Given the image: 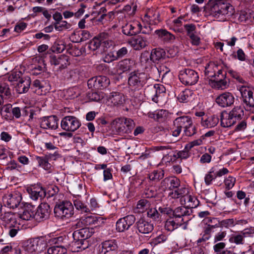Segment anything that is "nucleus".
I'll use <instances>...</instances> for the list:
<instances>
[{"mask_svg": "<svg viewBox=\"0 0 254 254\" xmlns=\"http://www.w3.org/2000/svg\"><path fill=\"white\" fill-rule=\"evenodd\" d=\"M165 51L161 48H154L152 50L150 55V59L153 63H159L165 59Z\"/></svg>", "mask_w": 254, "mask_h": 254, "instance_id": "cd10ccee", "label": "nucleus"}, {"mask_svg": "<svg viewBox=\"0 0 254 254\" xmlns=\"http://www.w3.org/2000/svg\"><path fill=\"white\" fill-rule=\"evenodd\" d=\"M134 61L126 59L120 61L116 65L114 71H112L113 74H120L123 72L131 70L134 65Z\"/></svg>", "mask_w": 254, "mask_h": 254, "instance_id": "dca6fc26", "label": "nucleus"}, {"mask_svg": "<svg viewBox=\"0 0 254 254\" xmlns=\"http://www.w3.org/2000/svg\"><path fill=\"white\" fill-rule=\"evenodd\" d=\"M193 95V93L191 90L186 89L179 94L177 98L180 102L187 103L192 99Z\"/></svg>", "mask_w": 254, "mask_h": 254, "instance_id": "4c0bfd02", "label": "nucleus"}, {"mask_svg": "<svg viewBox=\"0 0 254 254\" xmlns=\"http://www.w3.org/2000/svg\"><path fill=\"white\" fill-rule=\"evenodd\" d=\"M133 215H128L119 219L116 222V230L119 232H124L129 229L135 221Z\"/></svg>", "mask_w": 254, "mask_h": 254, "instance_id": "f8f14e48", "label": "nucleus"}, {"mask_svg": "<svg viewBox=\"0 0 254 254\" xmlns=\"http://www.w3.org/2000/svg\"><path fill=\"white\" fill-rule=\"evenodd\" d=\"M55 217L64 220L71 217L74 214L73 206L69 201H63L56 205L54 208Z\"/></svg>", "mask_w": 254, "mask_h": 254, "instance_id": "423d86ee", "label": "nucleus"}, {"mask_svg": "<svg viewBox=\"0 0 254 254\" xmlns=\"http://www.w3.org/2000/svg\"><path fill=\"white\" fill-rule=\"evenodd\" d=\"M124 121H126L125 118H117L112 123L113 126L119 134L128 133L126 125L123 124Z\"/></svg>", "mask_w": 254, "mask_h": 254, "instance_id": "473e14b6", "label": "nucleus"}, {"mask_svg": "<svg viewBox=\"0 0 254 254\" xmlns=\"http://www.w3.org/2000/svg\"><path fill=\"white\" fill-rule=\"evenodd\" d=\"M237 90L241 94V99L244 107H254V89L250 83L247 85H236Z\"/></svg>", "mask_w": 254, "mask_h": 254, "instance_id": "39448f33", "label": "nucleus"}, {"mask_svg": "<svg viewBox=\"0 0 254 254\" xmlns=\"http://www.w3.org/2000/svg\"><path fill=\"white\" fill-rule=\"evenodd\" d=\"M102 253L105 254L110 252L117 253L118 249V244L115 239L109 240L102 243Z\"/></svg>", "mask_w": 254, "mask_h": 254, "instance_id": "b1692460", "label": "nucleus"}, {"mask_svg": "<svg viewBox=\"0 0 254 254\" xmlns=\"http://www.w3.org/2000/svg\"><path fill=\"white\" fill-rule=\"evenodd\" d=\"M184 224V219L181 220L176 219V218H170L166 221L165 228L168 231H173L178 228Z\"/></svg>", "mask_w": 254, "mask_h": 254, "instance_id": "a878e982", "label": "nucleus"}, {"mask_svg": "<svg viewBox=\"0 0 254 254\" xmlns=\"http://www.w3.org/2000/svg\"><path fill=\"white\" fill-rule=\"evenodd\" d=\"M218 69V66L214 63H209L205 68L204 73L209 77L215 76L216 71Z\"/></svg>", "mask_w": 254, "mask_h": 254, "instance_id": "79ce46f5", "label": "nucleus"}, {"mask_svg": "<svg viewBox=\"0 0 254 254\" xmlns=\"http://www.w3.org/2000/svg\"><path fill=\"white\" fill-rule=\"evenodd\" d=\"M31 80L29 77L21 78L19 80L16 86V90L19 94L27 92L29 89Z\"/></svg>", "mask_w": 254, "mask_h": 254, "instance_id": "c85d7f7f", "label": "nucleus"}, {"mask_svg": "<svg viewBox=\"0 0 254 254\" xmlns=\"http://www.w3.org/2000/svg\"><path fill=\"white\" fill-rule=\"evenodd\" d=\"M238 124L234 129L235 131L239 132L244 131L247 127V122L246 118L242 119L240 121L237 122Z\"/></svg>", "mask_w": 254, "mask_h": 254, "instance_id": "680f3d73", "label": "nucleus"}, {"mask_svg": "<svg viewBox=\"0 0 254 254\" xmlns=\"http://www.w3.org/2000/svg\"><path fill=\"white\" fill-rule=\"evenodd\" d=\"M135 226L138 231L142 234H147L151 233L153 229V224L145 219L141 218L135 223Z\"/></svg>", "mask_w": 254, "mask_h": 254, "instance_id": "a211bd4d", "label": "nucleus"}, {"mask_svg": "<svg viewBox=\"0 0 254 254\" xmlns=\"http://www.w3.org/2000/svg\"><path fill=\"white\" fill-rule=\"evenodd\" d=\"M19 217L25 220H29L31 218H34V212L32 211L28 207H25L22 212H19Z\"/></svg>", "mask_w": 254, "mask_h": 254, "instance_id": "c03bdc74", "label": "nucleus"}, {"mask_svg": "<svg viewBox=\"0 0 254 254\" xmlns=\"http://www.w3.org/2000/svg\"><path fill=\"white\" fill-rule=\"evenodd\" d=\"M179 78L183 84L186 85H192L197 83L199 76L194 70L184 68L180 71Z\"/></svg>", "mask_w": 254, "mask_h": 254, "instance_id": "1a4fd4ad", "label": "nucleus"}, {"mask_svg": "<svg viewBox=\"0 0 254 254\" xmlns=\"http://www.w3.org/2000/svg\"><path fill=\"white\" fill-rule=\"evenodd\" d=\"M59 191V188L55 185L49 186L46 190L47 197H52L58 193Z\"/></svg>", "mask_w": 254, "mask_h": 254, "instance_id": "69168bd1", "label": "nucleus"}, {"mask_svg": "<svg viewBox=\"0 0 254 254\" xmlns=\"http://www.w3.org/2000/svg\"><path fill=\"white\" fill-rule=\"evenodd\" d=\"M221 78H218L217 80H213L215 84L214 86L218 88L223 89L226 88L227 85V82L225 79V75H220Z\"/></svg>", "mask_w": 254, "mask_h": 254, "instance_id": "8fccbe9b", "label": "nucleus"}, {"mask_svg": "<svg viewBox=\"0 0 254 254\" xmlns=\"http://www.w3.org/2000/svg\"><path fill=\"white\" fill-rule=\"evenodd\" d=\"M11 92L9 86L6 83L0 84V97L1 98H6L10 96Z\"/></svg>", "mask_w": 254, "mask_h": 254, "instance_id": "49530a36", "label": "nucleus"}, {"mask_svg": "<svg viewBox=\"0 0 254 254\" xmlns=\"http://www.w3.org/2000/svg\"><path fill=\"white\" fill-rule=\"evenodd\" d=\"M219 120V118L214 115L209 117L205 116L201 118V124L205 127L211 128L216 126L218 123Z\"/></svg>", "mask_w": 254, "mask_h": 254, "instance_id": "2f4dec72", "label": "nucleus"}, {"mask_svg": "<svg viewBox=\"0 0 254 254\" xmlns=\"http://www.w3.org/2000/svg\"><path fill=\"white\" fill-rule=\"evenodd\" d=\"M149 204L147 200L141 199L138 202L136 208L140 212H143L145 209H146L149 207Z\"/></svg>", "mask_w": 254, "mask_h": 254, "instance_id": "774afa93", "label": "nucleus"}, {"mask_svg": "<svg viewBox=\"0 0 254 254\" xmlns=\"http://www.w3.org/2000/svg\"><path fill=\"white\" fill-rule=\"evenodd\" d=\"M245 118L243 108L241 106H235L229 112H221V125L224 127H230Z\"/></svg>", "mask_w": 254, "mask_h": 254, "instance_id": "f03ea898", "label": "nucleus"}, {"mask_svg": "<svg viewBox=\"0 0 254 254\" xmlns=\"http://www.w3.org/2000/svg\"><path fill=\"white\" fill-rule=\"evenodd\" d=\"M118 19L122 33L127 36H132L140 33L141 24L138 21H127V15L124 13H118Z\"/></svg>", "mask_w": 254, "mask_h": 254, "instance_id": "7ed1b4c3", "label": "nucleus"}, {"mask_svg": "<svg viewBox=\"0 0 254 254\" xmlns=\"http://www.w3.org/2000/svg\"><path fill=\"white\" fill-rule=\"evenodd\" d=\"M73 203L75 208L80 211L81 213H87L90 211V208L79 199H74Z\"/></svg>", "mask_w": 254, "mask_h": 254, "instance_id": "37998d69", "label": "nucleus"}, {"mask_svg": "<svg viewBox=\"0 0 254 254\" xmlns=\"http://www.w3.org/2000/svg\"><path fill=\"white\" fill-rule=\"evenodd\" d=\"M36 159L39 165L45 170H48L51 168V165L46 157L37 156Z\"/></svg>", "mask_w": 254, "mask_h": 254, "instance_id": "a18cd8bd", "label": "nucleus"}, {"mask_svg": "<svg viewBox=\"0 0 254 254\" xmlns=\"http://www.w3.org/2000/svg\"><path fill=\"white\" fill-rule=\"evenodd\" d=\"M51 63L52 64L59 65L60 68L63 69L68 64V59L64 55H62L58 57L54 56L52 57Z\"/></svg>", "mask_w": 254, "mask_h": 254, "instance_id": "7c9ffc66", "label": "nucleus"}, {"mask_svg": "<svg viewBox=\"0 0 254 254\" xmlns=\"http://www.w3.org/2000/svg\"><path fill=\"white\" fill-rule=\"evenodd\" d=\"M155 33L161 40L166 42H172L175 39L174 35L165 29L156 30Z\"/></svg>", "mask_w": 254, "mask_h": 254, "instance_id": "72a5a7b5", "label": "nucleus"}, {"mask_svg": "<svg viewBox=\"0 0 254 254\" xmlns=\"http://www.w3.org/2000/svg\"><path fill=\"white\" fill-rule=\"evenodd\" d=\"M128 53V50L126 47H122L116 52V55H112V59L110 60L114 61L118 59L122 58Z\"/></svg>", "mask_w": 254, "mask_h": 254, "instance_id": "5fc2aeb1", "label": "nucleus"}, {"mask_svg": "<svg viewBox=\"0 0 254 254\" xmlns=\"http://www.w3.org/2000/svg\"><path fill=\"white\" fill-rule=\"evenodd\" d=\"M58 121L56 116L43 117L40 119V127L44 129H56L58 127Z\"/></svg>", "mask_w": 254, "mask_h": 254, "instance_id": "6ab92c4d", "label": "nucleus"}, {"mask_svg": "<svg viewBox=\"0 0 254 254\" xmlns=\"http://www.w3.org/2000/svg\"><path fill=\"white\" fill-rule=\"evenodd\" d=\"M191 117L183 116L177 118L173 122L174 127L172 131L173 136L177 137L180 134L182 128L184 130L192 124Z\"/></svg>", "mask_w": 254, "mask_h": 254, "instance_id": "9d476101", "label": "nucleus"}, {"mask_svg": "<svg viewBox=\"0 0 254 254\" xmlns=\"http://www.w3.org/2000/svg\"><path fill=\"white\" fill-rule=\"evenodd\" d=\"M224 183L225 186V188L227 190H229L234 186L236 183V179L235 178L230 176L224 180Z\"/></svg>", "mask_w": 254, "mask_h": 254, "instance_id": "052dcab7", "label": "nucleus"}, {"mask_svg": "<svg viewBox=\"0 0 254 254\" xmlns=\"http://www.w3.org/2000/svg\"><path fill=\"white\" fill-rule=\"evenodd\" d=\"M148 75L144 72H132L128 78V85L134 90L141 89L146 83Z\"/></svg>", "mask_w": 254, "mask_h": 254, "instance_id": "0eeeda50", "label": "nucleus"}, {"mask_svg": "<svg viewBox=\"0 0 254 254\" xmlns=\"http://www.w3.org/2000/svg\"><path fill=\"white\" fill-rule=\"evenodd\" d=\"M103 223V219L100 216L95 215H87L81 217L75 221L73 227L76 229L88 226H97Z\"/></svg>", "mask_w": 254, "mask_h": 254, "instance_id": "6e6552de", "label": "nucleus"}, {"mask_svg": "<svg viewBox=\"0 0 254 254\" xmlns=\"http://www.w3.org/2000/svg\"><path fill=\"white\" fill-rule=\"evenodd\" d=\"M129 43L135 50H140L145 48L147 45V41L146 38L141 36H137L129 41Z\"/></svg>", "mask_w": 254, "mask_h": 254, "instance_id": "c756f323", "label": "nucleus"}, {"mask_svg": "<svg viewBox=\"0 0 254 254\" xmlns=\"http://www.w3.org/2000/svg\"><path fill=\"white\" fill-rule=\"evenodd\" d=\"M169 188L170 190L177 189L180 186V181L179 179L175 177L168 178Z\"/></svg>", "mask_w": 254, "mask_h": 254, "instance_id": "603ef678", "label": "nucleus"}, {"mask_svg": "<svg viewBox=\"0 0 254 254\" xmlns=\"http://www.w3.org/2000/svg\"><path fill=\"white\" fill-rule=\"evenodd\" d=\"M75 231L72 234V237L75 243H78V245L83 244V240L90 238L92 235V230L91 231L89 228L83 227Z\"/></svg>", "mask_w": 254, "mask_h": 254, "instance_id": "2eb2a0df", "label": "nucleus"}, {"mask_svg": "<svg viewBox=\"0 0 254 254\" xmlns=\"http://www.w3.org/2000/svg\"><path fill=\"white\" fill-rule=\"evenodd\" d=\"M117 36L112 33V31H107L101 33L98 38L102 44V46L105 48H109L114 44L113 40L116 39Z\"/></svg>", "mask_w": 254, "mask_h": 254, "instance_id": "412c9836", "label": "nucleus"}, {"mask_svg": "<svg viewBox=\"0 0 254 254\" xmlns=\"http://www.w3.org/2000/svg\"><path fill=\"white\" fill-rule=\"evenodd\" d=\"M159 72L160 77H162V80H166V76L167 73H169L170 70L166 65H159L156 68Z\"/></svg>", "mask_w": 254, "mask_h": 254, "instance_id": "4d7b16f0", "label": "nucleus"}, {"mask_svg": "<svg viewBox=\"0 0 254 254\" xmlns=\"http://www.w3.org/2000/svg\"><path fill=\"white\" fill-rule=\"evenodd\" d=\"M30 197L34 200L42 199L46 196V190L42 187L28 189Z\"/></svg>", "mask_w": 254, "mask_h": 254, "instance_id": "393cba45", "label": "nucleus"}, {"mask_svg": "<svg viewBox=\"0 0 254 254\" xmlns=\"http://www.w3.org/2000/svg\"><path fill=\"white\" fill-rule=\"evenodd\" d=\"M164 177V172L163 171H154L149 176L150 180L158 182L162 179Z\"/></svg>", "mask_w": 254, "mask_h": 254, "instance_id": "3c124183", "label": "nucleus"}, {"mask_svg": "<svg viewBox=\"0 0 254 254\" xmlns=\"http://www.w3.org/2000/svg\"><path fill=\"white\" fill-rule=\"evenodd\" d=\"M184 199L187 207H189L190 209L196 207L199 203L198 200L195 197L190 195L187 194L185 196Z\"/></svg>", "mask_w": 254, "mask_h": 254, "instance_id": "a19ab883", "label": "nucleus"}, {"mask_svg": "<svg viewBox=\"0 0 254 254\" xmlns=\"http://www.w3.org/2000/svg\"><path fill=\"white\" fill-rule=\"evenodd\" d=\"M188 192L187 189L184 187H181L177 188L174 191L169 193V196L172 198H178L181 197V199L183 197L185 198Z\"/></svg>", "mask_w": 254, "mask_h": 254, "instance_id": "ea45409f", "label": "nucleus"}, {"mask_svg": "<svg viewBox=\"0 0 254 254\" xmlns=\"http://www.w3.org/2000/svg\"><path fill=\"white\" fill-rule=\"evenodd\" d=\"M147 216L155 221H160L161 217L160 213L156 208L150 209L147 211Z\"/></svg>", "mask_w": 254, "mask_h": 254, "instance_id": "6e6d98bb", "label": "nucleus"}, {"mask_svg": "<svg viewBox=\"0 0 254 254\" xmlns=\"http://www.w3.org/2000/svg\"><path fill=\"white\" fill-rule=\"evenodd\" d=\"M47 244L44 238H35L24 242L22 250L24 254H36L46 250Z\"/></svg>", "mask_w": 254, "mask_h": 254, "instance_id": "20e7f679", "label": "nucleus"}, {"mask_svg": "<svg viewBox=\"0 0 254 254\" xmlns=\"http://www.w3.org/2000/svg\"><path fill=\"white\" fill-rule=\"evenodd\" d=\"M206 12L209 16L224 21L233 15L235 12L234 7L228 3H214L208 2L206 6Z\"/></svg>", "mask_w": 254, "mask_h": 254, "instance_id": "f257e3e1", "label": "nucleus"}, {"mask_svg": "<svg viewBox=\"0 0 254 254\" xmlns=\"http://www.w3.org/2000/svg\"><path fill=\"white\" fill-rule=\"evenodd\" d=\"M215 171V168H212L210 171L207 174H206L204 178V181L206 185L209 186L211 185L212 181L216 178L214 174Z\"/></svg>", "mask_w": 254, "mask_h": 254, "instance_id": "864d4df0", "label": "nucleus"}, {"mask_svg": "<svg viewBox=\"0 0 254 254\" xmlns=\"http://www.w3.org/2000/svg\"><path fill=\"white\" fill-rule=\"evenodd\" d=\"M159 17L158 12L153 9H149L145 14L144 20L148 22L149 24L156 25L160 21Z\"/></svg>", "mask_w": 254, "mask_h": 254, "instance_id": "bb28decb", "label": "nucleus"}, {"mask_svg": "<svg viewBox=\"0 0 254 254\" xmlns=\"http://www.w3.org/2000/svg\"><path fill=\"white\" fill-rule=\"evenodd\" d=\"M44 83L45 82L44 81H40L38 79L35 80L33 83V86L37 88L36 90V92L38 94H42V92L43 91V89L44 88Z\"/></svg>", "mask_w": 254, "mask_h": 254, "instance_id": "338daca9", "label": "nucleus"}, {"mask_svg": "<svg viewBox=\"0 0 254 254\" xmlns=\"http://www.w3.org/2000/svg\"><path fill=\"white\" fill-rule=\"evenodd\" d=\"M167 112L164 110H159L148 113V117L158 122L163 121L166 117Z\"/></svg>", "mask_w": 254, "mask_h": 254, "instance_id": "e433bc0d", "label": "nucleus"}, {"mask_svg": "<svg viewBox=\"0 0 254 254\" xmlns=\"http://www.w3.org/2000/svg\"><path fill=\"white\" fill-rule=\"evenodd\" d=\"M66 252L67 248H65V245H55L50 247L47 250L49 254H65Z\"/></svg>", "mask_w": 254, "mask_h": 254, "instance_id": "58836bf2", "label": "nucleus"}, {"mask_svg": "<svg viewBox=\"0 0 254 254\" xmlns=\"http://www.w3.org/2000/svg\"><path fill=\"white\" fill-rule=\"evenodd\" d=\"M245 236L242 235H237L232 236L229 239V241L230 243H234L237 245H243L244 244V241Z\"/></svg>", "mask_w": 254, "mask_h": 254, "instance_id": "13d9d810", "label": "nucleus"}, {"mask_svg": "<svg viewBox=\"0 0 254 254\" xmlns=\"http://www.w3.org/2000/svg\"><path fill=\"white\" fill-rule=\"evenodd\" d=\"M218 227L228 228L234 226V220L233 218L224 219L219 222Z\"/></svg>", "mask_w": 254, "mask_h": 254, "instance_id": "e2e57ef3", "label": "nucleus"}, {"mask_svg": "<svg viewBox=\"0 0 254 254\" xmlns=\"http://www.w3.org/2000/svg\"><path fill=\"white\" fill-rule=\"evenodd\" d=\"M54 25L55 29L59 31L69 29L71 26V25L67 23V21L63 20L58 23H54Z\"/></svg>", "mask_w": 254, "mask_h": 254, "instance_id": "09e8293b", "label": "nucleus"}, {"mask_svg": "<svg viewBox=\"0 0 254 254\" xmlns=\"http://www.w3.org/2000/svg\"><path fill=\"white\" fill-rule=\"evenodd\" d=\"M0 217L2 221V224L5 228L12 227L14 225H17L16 216L14 213L10 212H5L1 214Z\"/></svg>", "mask_w": 254, "mask_h": 254, "instance_id": "4be33fe9", "label": "nucleus"}, {"mask_svg": "<svg viewBox=\"0 0 254 254\" xmlns=\"http://www.w3.org/2000/svg\"><path fill=\"white\" fill-rule=\"evenodd\" d=\"M109 84V79L105 76L92 77L87 82V85L89 88L93 87L95 89H104L106 88Z\"/></svg>", "mask_w": 254, "mask_h": 254, "instance_id": "ddd939ff", "label": "nucleus"}, {"mask_svg": "<svg viewBox=\"0 0 254 254\" xmlns=\"http://www.w3.org/2000/svg\"><path fill=\"white\" fill-rule=\"evenodd\" d=\"M149 89L154 94L152 98V100L155 103L158 102V96L161 94L165 92V88L163 85L155 84L154 86L149 87Z\"/></svg>", "mask_w": 254, "mask_h": 254, "instance_id": "c9c22d12", "label": "nucleus"}, {"mask_svg": "<svg viewBox=\"0 0 254 254\" xmlns=\"http://www.w3.org/2000/svg\"><path fill=\"white\" fill-rule=\"evenodd\" d=\"M50 205L47 203H41L34 212V218L37 221L48 219L50 213Z\"/></svg>", "mask_w": 254, "mask_h": 254, "instance_id": "f3484780", "label": "nucleus"}, {"mask_svg": "<svg viewBox=\"0 0 254 254\" xmlns=\"http://www.w3.org/2000/svg\"><path fill=\"white\" fill-rule=\"evenodd\" d=\"M108 100L114 106L123 105L125 102V96L123 94L117 92H113L108 97Z\"/></svg>", "mask_w": 254, "mask_h": 254, "instance_id": "5701e85b", "label": "nucleus"}, {"mask_svg": "<svg viewBox=\"0 0 254 254\" xmlns=\"http://www.w3.org/2000/svg\"><path fill=\"white\" fill-rule=\"evenodd\" d=\"M22 200V196L20 193L18 191H15L11 193L8 194L3 198V202L5 203L7 206L10 208H14L20 206L22 207L20 203Z\"/></svg>", "mask_w": 254, "mask_h": 254, "instance_id": "4468645a", "label": "nucleus"}, {"mask_svg": "<svg viewBox=\"0 0 254 254\" xmlns=\"http://www.w3.org/2000/svg\"><path fill=\"white\" fill-rule=\"evenodd\" d=\"M235 98L230 92H224L216 98V102L222 107H227L233 104Z\"/></svg>", "mask_w": 254, "mask_h": 254, "instance_id": "aec40b11", "label": "nucleus"}, {"mask_svg": "<svg viewBox=\"0 0 254 254\" xmlns=\"http://www.w3.org/2000/svg\"><path fill=\"white\" fill-rule=\"evenodd\" d=\"M81 126L79 120L75 116H67L62 120L61 126L63 129L67 131H74Z\"/></svg>", "mask_w": 254, "mask_h": 254, "instance_id": "9b49d317", "label": "nucleus"}, {"mask_svg": "<svg viewBox=\"0 0 254 254\" xmlns=\"http://www.w3.org/2000/svg\"><path fill=\"white\" fill-rule=\"evenodd\" d=\"M184 27L187 32V35L189 37L196 33V28L195 25L194 24H187L184 25Z\"/></svg>", "mask_w": 254, "mask_h": 254, "instance_id": "0e129e2a", "label": "nucleus"}, {"mask_svg": "<svg viewBox=\"0 0 254 254\" xmlns=\"http://www.w3.org/2000/svg\"><path fill=\"white\" fill-rule=\"evenodd\" d=\"M191 212L192 210L190 209L185 206H181L176 208L173 211V215L174 217L181 220L183 217L190 215Z\"/></svg>", "mask_w": 254, "mask_h": 254, "instance_id": "f704fd0d", "label": "nucleus"}, {"mask_svg": "<svg viewBox=\"0 0 254 254\" xmlns=\"http://www.w3.org/2000/svg\"><path fill=\"white\" fill-rule=\"evenodd\" d=\"M100 45H102V44L100 40V38L97 37L94 38L90 41L88 45V47L90 50L95 51L97 49Z\"/></svg>", "mask_w": 254, "mask_h": 254, "instance_id": "bf43d9fd", "label": "nucleus"}, {"mask_svg": "<svg viewBox=\"0 0 254 254\" xmlns=\"http://www.w3.org/2000/svg\"><path fill=\"white\" fill-rule=\"evenodd\" d=\"M228 73L230 74L232 77L235 79L238 82H239L240 84H237V85H247L249 83L241 77L239 73L236 71L230 70L228 71Z\"/></svg>", "mask_w": 254, "mask_h": 254, "instance_id": "de8ad7c7", "label": "nucleus"}]
</instances>
